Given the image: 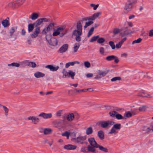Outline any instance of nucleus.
Returning <instances> with one entry per match:
<instances>
[{"label":"nucleus","mask_w":153,"mask_h":153,"mask_svg":"<svg viewBox=\"0 0 153 153\" xmlns=\"http://www.w3.org/2000/svg\"><path fill=\"white\" fill-rule=\"evenodd\" d=\"M82 21H79L76 23V29L73 30L72 32V35L76 37L75 39L76 41L78 42L81 41L80 36L82 34V26L81 22Z\"/></svg>","instance_id":"obj_1"},{"label":"nucleus","mask_w":153,"mask_h":153,"mask_svg":"<svg viewBox=\"0 0 153 153\" xmlns=\"http://www.w3.org/2000/svg\"><path fill=\"white\" fill-rule=\"evenodd\" d=\"M68 30L65 29V26H62L57 27L56 29L53 32L52 35L53 36H56L59 35L60 37L63 36L67 33Z\"/></svg>","instance_id":"obj_2"},{"label":"nucleus","mask_w":153,"mask_h":153,"mask_svg":"<svg viewBox=\"0 0 153 153\" xmlns=\"http://www.w3.org/2000/svg\"><path fill=\"white\" fill-rule=\"evenodd\" d=\"M128 27L122 28L121 30L119 28H115L113 30V32L114 34H116L120 33V35L121 37H123L129 34V33L127 31Z\"/></svg>","instance_id":"obj_3"},{"label":"nucleus","mask_w":153,"mask_h":153,"mask_svg":"<svg viewBox=\"0 0 153 153\" xmlns=\"http://www.w3.org/2000/svg\"><path fill=\"white\" fill-rule=\"evenodd\" d=\"M16 28L12 27L8 30L9 34H7L6 31L3 30L1 33L4 35V38L5 39H8L11 38L16 30Z\"/></svg>","instance_id":"obj_4"},{"label":"nucleus","mask_w":153,"mask_h":153,"mask_svg":"<svg viewBox=\"0 0 153 153\" xmlns=\"http://www.w3.org/2000/svg\"><path fill=\"white\" fill-rule=\"evenodd\" d=\"M99 125L102 128H109L113 125L114 123L111 120L101 121L99 123Z\"/></svg>","instance_id":"obj_5"},{"label":"nucleus","mask_w":153,"mask_h":153,"mask_svg":"<svg viewBox=\"0 0 153 153\" xmlns=\"http://www.w3.org/2000/svg\"><path fill=\"white\" fill-rule=\"evenodd\" d=\"M133 8L132 3L130 1H128L126 3L123 7V12L125 14H127L131 11Z\"/></svg>","instance_id":"obj_6"},{"label":"nucleus","mask_w":153,"mask_h":153,"mask_svg":"<svg viewBox=\"0 0 153 153\" xmlns=\"http://www.w3.org/2000/svg\"><path fill=\"white\" fill-rule=\"evenodd\" d=\"M56 25V24L54 22L50 23L47 27L44 28L42 30V33H44L45 34L47 33L48 31L51 30Z\"/></svg>","instance_id":"obj_7"},{"label":"nucleus","mask_w":153,"mask_h":153,"mask_svg":"<svg viewBox=\"0 0 153 153\" xmlns=\"http://www.w3.org/2000/svg\"><path fill=\"white\" fill-rule=\"evenodd\" d=\"M87 136L85 135L83 136H80L76 138H72L71 140L75 142L82 143L83 142L86 140Z\"/></svg>","instance_id":"obj_8"},{"label":"nucleus","mask_w":153,"mask_h":153,"mask_svg":"<svg viewBox=\"0 0 153 153\" xmlns=\"http://www.w3.org/2000/svg\"><path fill=\"white\" fill-rule=\"evenodd\" d=\"M142 130L147 134L153 132V124L149 126H143L142 128Z\"/></svg>","instance_id":"obj_9"},{"label":"nucleus","mask_w":153,"mask_h":153,"mask_svg":"<svg viewBox=\"0 0 153 153\" xmlns=\"http://www.w3.org/2000/svg\"><path fill=\"white\" fill-rule=\"evenodd\" d=\"M96 148H97V144H90L88 146L87 151L94 153L95 152Z\"/></svg>","instance_id":"obj_10"},{"label":"nucleus","mask_w":153,"mask_h":153,"mask_svg":"<svg viewBox=\"0 0 153 153\" xmlns=\"http://www.w3.org/2000/svg\"><path fill=\"white\" fill-rule=\"evenodd\" d=\"M28 120H31L32 123L34 124H37L39 122V118L35 116H30L27 118Z\"/></svg>","instance_id":"obj_11"},{"label":"nucleus","mask_w":153,"mask_h":153,"mask_svg":"<svg viewBox=\"0 0 153 153\" xmlns=\"http://www.w3.org/2000/svg\"><path fill=\"white\" fill-rule=\"evenodd\" d=\"M106 59L108 61H111L114 60V62L116 63H118L119 62L118 58L114 55H111L107 56L106 58Z\"/></svg>","instance_id":"obj_12"},{"label":"nucleus","mask_w":153,"mask_h":153,"mask_svg":"<svg viewBox=\"0 0 153 153\" xmlns=\"http://www.w3.org/2000/svg\"><path fill=\"white\" fill-rule=\"evenodd\" d=\"M38 116L39 117H42L45 119H47L51 118L52 116V114L51 113L47 114L42 112L39 114L38 115Z\"/></svg>","instance_id":"obj_13"},{"label":"nucleus","mask_w":153,"mask_h":153,"mask_svg":"<svg viewBox=\"0 0 153 153\" xmlns=\"http://www.w3.org/2000/svg\"><path fill=\"white\" fill-rule=\"evenodd\" d=\"M40 32L39 27H37L35 28L34 31L31 34V36L32 38H34L37 37Z\"/></svg>","instance_id":"obj_14"},{"label":"nucleus","mask_w":153,"mask_h":153,"mask_svg":"<svg viewBox=\"0 0 153 153\" xmlns=\"http://www.w3.org/2000/svg\"><path fill=\"white\" fill-rule=\"evenodd\" d=\"M45 68L50 69V70L52 71H56L57 70L59 67L58 66H56L53 65H48L45 66Z\"/></svg>","instance_id":"obj_15"},{"label":"nucleus","mask_w":153,"mask_h":153,"mask_svg":"<svg viewBox=\"0 0 153 153\" xmlns=\"http://www.w3.org/2000/svg\"><path fill=\"white\" fill-rule=\"evenodd\" d=\"M107 74V73L105 71H99L98 73V74L96 75L94 77L95 79H100L102 77L104 76Z\"/></svg>","instance_id":"obj_16"},{"label":"nucleus","mask_w":153,"mask_h":153,"mask_svg":"<svg viewBox=\"0 0 153 153\" xmlns=\"http://www.w3.org/2000/svg\"><path fill=\"white\" fill-rule=\"evenodd\" d=\"M68 45L67 44L63 45L59 49V52L60 53L65 52L68 48Z\"/></svg>","instance_id":"obj_17"},{"label":"nucleus","mask_w":153,"mask_h":153,"mask_svg":"<svg viewBox=\"0 0 153 153\" xmlns=\"http://www.w3.org/2000/svg\"><path fill=\"white\" fill-rule=\"evenodd\" d=\"M138 113L137 111H135V113L134 112V110L132 111L131 113H130L129 111L126 112L124 114V116L126 117L127 118H129L131 117L132 115H135Z\"/></svg>","instance_id":"obj_18"},{"label":"nucleus","mask_w":153,"mask_h":153,"mask_svg":"<svg viewBox=\"0 0 153 153\" xmlns=\"http://www.w3.org/2000/svg\"><path fill=\"white\" fill-rule=\"evenodd\" d=\"M64 148L68 150H74L76 148V146L75 145L68 144L65 145L64 147Z\"/></svg>","instance_id":"obj_19"},{"label":"nucleus","mask_w":153,"mask_h":153,"mask_svg":"<svg viewBox=\"0 0 153 153\" xmlns=\"http://www.w3.org/2000/svg\"><path fill=\"white\" fill-rule=\"evenodd\" d=\"M48 42L51 46H55L57 44V39L54 38H52L50 40L48 41Z\"/></svg>","instance_id":"obj_20"},{"label":"nucleus","mask_w":153,"mask_h":153,"mask_svg":"<svg viewBox=\"0 0 153 153\" xmlns=\"http://www.w3.org/2000/svg\"><path fill=\"white\" fill-rule=\"evenodd\" d=\"M34 76L36 78H42L45 76V74L41 72L37 71L34 73Z\"/></svg>","instance_id":"obj_21"},{"label":"nucleus","mask_w":153,"mask_h":153,"mask_svg":"<svg viewBox=\"0 0 153 153\" xmlns=\"http://www.w3.org/2000/svg\"><path fill=\"white\" fill-rule=\"evenodd\" d=\"M78 115L77 113H71L68 114L66 117L67 119L69 121H72L74 119V116Z\"/></svg>","instance_id":"obj_22"},{"label":"nucleus","mask_w":153,"mask_h":153,"mask_svg":"<svg viewBox=\"0 0 153 153\" xmlns=\"http://www.w3.org/2000/svg\"><path fill=\"white\" fill-rule=\"evenodd\" d=\"M39 14L38 13H33L30 16V18L32 20H35L39 17Z\"/></svg>","instance_id":"obj_23"},{"label":"nucleus","mask_w":153,"mask_h":153,"mask_svg":"<svg viewBox=\"0 0 153 153\" xmlns=\"http://www.w3.org/2000/svg\"><path fill=\"white\" fill-rule=\"evenodd\" d=\"M16 3H17L16 1H13L9 3L8 4V6L10 7L14 8L16 7L17 6Z\"/></svg>","instance_id":"obj_24"},{"label":"nucleus","mask_w":153,"mask_h":153,"mask_svg":"<svg viewBox=\"0 0 153 153\" xmlns=\"http://www.w3.org/2000/svg\"><path fill=\"white\" fill-rule=\"evenodd\" d=\"M102 13L101 12H99L94 13L92 16H91V21H93L98 18Z\"/></svg>","instance_id":"obj_25"},{"label":"nucleus","mask_w":153,"mask_h":153,"mask_svg":"<svg viewBox=\"0 0 153 153\" xmlns=\"http://www.w3.org/2000/svg\"><path fill=\"white\" fill-rule=\"evenodd\" d=\"M80 45V43H76L74 44L73 48V51L74 53L76 52Z\"/></svg>","instance_id":"obj_26"},{"label":"nucleus","mask_w":153,"mask_h":153,"mask_svg":"<svg viewBox=\"0 0 153 153\" xmlns=\"http://www.w3.org/2000/svg\"><path fill=\"white\" fill-rule=\"evenodd\" d=\"M2 24L4 27H8L10 25L9 21L7 19H4L2 21Z\"/></svg>","instance_id":"obj_27"},{"label":"nucleus","mask_w":153,"mask_h":153,"mask_svg":"<svg viewBox=\"0 0 153 153\" xmlns=\"http://www.w3.org/2000/svg\"><path fill=\"white\" fill-rule=\"evenodd\" d=\"M98 136L100 139L102 140L104 138V134L102 131H99L98 132Z\"/></svg>","instance_id":"obj_28"},{"label":"nucleus","mask_w":153,"mask_h":153,"mask_svg":"<svg viewBox=\"0 0 153 153\" xmlns=\"http://www.w3.org/2000/svg\"><path fill=\"white\" fill-rule=\"evenodd\" d=\"M52 130L51 128H46L44 130L43 133L45 134H50L52 132Z\"/></svg>","instance_id":"obj_29"},{"label":"nucleus","mask_w":153,"mask_h":153,"mask_svg":"<svg viewBox=\"0 0 153 153\" xmlns=\"http://www.w3.org/2000/svg\"><path fill=\"white\" fill-rule=\"evenodd\" d=\"M86 134L87 135H89L92 133L93 130L91 127H89L87 128L86 130Z\"/></svg>","instance_id":"obj_30"},{"label":"nucleus","mask_w":153,"mask_h":153,"mask_svg":"<svg viewBox=\"0 0 153 153\" xmlns=\"http://www.w3.org/2000/svg\"><path fill=\"white\" fill-rule=\"evenodd\" d=\"M118 132V131L116 129L112 127L110 131L109 132V134H117Z\"/></svg>","instance_id":"obj_31"},{"label":"nucleus","mask_w":153,"mask_h":153,"mask_svg":"<svg viewBox=\"0 0 153 153\" xmlns=\"http://www.w3.org/2000/svg\"><path fill=\"white\" fill-rule=\"evenodd\" d=\"M99 36L97 35L93 36L89 41L90 42H93L94 41H96L99 38Z\"/></svg>","instance_id":"obj_32"},{"label":"nucleus","mask_w":153,"mask_h":153,"mask_svg":"<svg viewBox=\"0 0 153 153\" xmlns=\"http://www.w3.org/2000/svg\"><path fill=\"white\" fill-rule=\"evenodd\" d=\"M75 75V73L71 70L69 71L68 77H71L73 79H74V77Z\"/></svg>","instance_id":"obj_33"},{"label":"nucleus","mask_w":153,"mask_h":153,"mask_svg":"<svg viewBox=\"0 0 153 153\" xmlns=\"http://www.w3.org/2000/svg\"><path fill=\"white\" fill-rule=\"evenodd\" d=\"M62 135L63 136L66 137L67 139H68L69 138V136L71 135V132L68 131H66L64 133H62Z\"/></svg>","instance_id":"obj_34"},{"label":"nucleus","mask_w":153,"mask_h":153,"mask_svg":"<svg viewBox=\"0 0 153 153\" xmlns=\"http://www.w3.org/2000/svg\"><path fill=\"white\" fill-rule=\"evenodd\" d=\"M7 65L9 67L12 66L19 67L20 66V64L17 62H13L10 64H8Z\"/></svg>","instance_id":"obj_35"},{"label":"nucleus","mask_w":153,"mask_h":153,"mask_svg":"<svg viewBox=\"0 0 153 153\" xmlns=\"http://www.w3.org/2000/svg\"><path fill=\"white\" fill-rule=\"evenodd\" d=\"M148 108L147 106H143L140 107L139 108V111L140 112H144Z\"/></svg>","instance_id":"obj_36"},{"label":"nucleus","mask_w":153,"mask_h":153,"mask_svg":"<svg viewBox=\"0 0 153 153\" xmlns=\"http://www.w3.org/2000/svg\"><path fill=\"white\" fill-rule=\"evenodd\" d=\"M113 127L117 130L118 131L121 128V125L120 123H116L114 125Z\"/></svg>","instance_id":"obj_37"},{"label":"nucleus","mask_w":153,"mask_h":153,"mask_svg":"<svg viewBox=\"0 0 153 153\" xmlns=\"http://www.w3.org/2000/svg\"><path fill=\"white\" fill-rule=\"evenodd\" d=\"M97 148H98L100 150H101L102 151L105 152H108V150L106 148H104L102 146H100L98 145V144H97Z\"/></svg>","instance_id":"obj_38"},{"label":"nucleus","mask_w":153,"mask_h":153,"mask_svg":"<svg viewBox=\"0 0 153 153\" xmlns=\"http://www.w3.org/2000/svg\"><path fill=\"white\" fill-rule=\"evenodd\" d=\"M42 18H40L37 20L35 22L36 26L40 25L43 22Z\"/></svg>","instance_id":"obj_39"},{"label":"nucleus","mask_w":153,"mask_h":153,"mask_svg":"<svg viewBox=\"0 0 153 153\" xmlns=\"http://www.w3.org/2000/svg\"><path fill=\"white\" fill-rule=\"evenodd\" d=\"M93 23V22L92 21H89L88 22H85V24L84 26L85 29L86 28L88 27L91 25Z\"/></svg>","instance_id":"obj_40"},{"label":"nucleus","mask_w":153,"mask_h":153,"mask_svg":"<svg viewBox=\"0 0 153 153\" xmlns=\"http://www.w3.org/2000/svg\"><path fill=\"white\" fill-rule=\"evenodd\" d=\"M62 73L63 74V78L68 77L69 71L67 72L65 69H64L62 71Z\"/></svg>","instance_id":"obj_41"},{"label":"nucleus","mask_w":153,"mask_h":153,"mask_svg":"<svg viewBox=\"0 0 153 153\" xmlns=\"http://www.w3.org/2000/svg\"><path fill=\"white\" fill-rule=\"evenodd\" d=\"M94 27H92L91 28L90 30H89L87 35V37H89L93 33L94 31Z\"/></svg>","instance_id":"obj_42"},{"label":"nucleus","mask_w":153,"mask_h":153,"mask_svg":"<svg viewBox=\"0 0 153 153\" xmlns=\"http://www.w3.org/2000/svg\"><path fill=\"white\" fill-rule=\"evenodd\" d=\"M63 110H60L57 111L56 113V115L57 117H60L63 114Z\"/></svg>","instance_id":"obj_43"},{"label":"nucleus","mask_w":153,"mask_h":153,"mask_svg":"<svg viewBox=\"0 0 153 153\" xmlns=\"http://www.w3.org/2000/svg\"><path fill=\"white\" fill-rule=\"evenodd\" d=\"M34 26L33 24H29L28 25V31L29 32H32L34 29Z\"/></svg>","instance_id":"obj_44"},{"label":"nucleus","mask_w":153,"mask_h":153,"mask_svg":"<svg viewBox=\"0 0 153 153\" xmlns=\"http://www.w3.org/2000/svg\"><path fill=\"white\" fill-rule=\"evenodd\" d=\"M89 89L88 88L87 89H79L78 90L77 89H75V90L76 91V92H77L78 93H81V92H85L87 91H88Z\"/></svg>","instance_id":"obj_45"},{"label":"nucleus","mask_w":153,"mask_h":153,"mask_svg":"<svg viewBox=\"0 0 153 153\" xmlns=\"http://www.w3.org/2000/svg\"><path fill=\"white\" fill-rule=\"evenodd\" d=\"M88 141L89 143H97L94 139L93 137H90L88 139Z\"/></svg>","instance_id":"obj_46"},{"label":"nucleus","mask_w":153,"mask_h":153,"mask_svg":"<svg viewBox=\"0 0 153 153\" xmlns=\"http://www.w3.org/2000/svg\"><path fill=\"white\" fill-rule=\"evenodd\" d=\"M105 41V39L103 38H99L97 40V42L99 44L104 43Z\"/></svg>","instance_id":"obj_47"},{"label":"nucleus","mask_w":153,"mask_h":153,"mask_svg":"<svg viewBox=\"0 0 153 153\" xmlns=\"http://www.w3.org/2000/svg\"><path fill=\"white\" fill-rule=\"evenodd\" d=\"M28 65L32 68H34L36 66V65L35 62H30L28 63Z\"/></svg>","instance_id":"obj_48"},{"label":"nucleus","mask_w":153,"mask_h":153,"mask_svg":"<svg viewBox=\"0 0 153 153\" xmlns=\"http://www.w3.org/2000/svg\"><path fill=\"white\" fill-rule=\"evenodd\" d=\"M109 44L112 49H114L115 48V46L113 42L110 41L109 42Z\"/></svg>","instance_id":"obj_49"},{"label":"nucleus","mask_w":153,"mask_h":153,"mask_svg":"<svg viewBox=\"0 0 153 153\" xmlns=\"http://www.w3.org/2000/svg\"><path fill=\"white\" fill-rule=\"evenodd\" d=\"M121 79V78L119 76H116L111 79V81L114 82L117 80H120Z\"/></svg>","instance_id":"obj_50"},{"label":"nucleus","mask_w":153,"mask_h":153,"mask_svg":"<svg viewBox=\"0 0 153 153\" xmlns=\"http://www.w3.org/2000/svg\"><path fill=\"white\" fill-rule=\"evenodd\" d=\"M117 112L115 111H111L109 112V114L111 117H116Z\"/></svg>","instance_id":"obj_51"},{"label":"nucleus","mask_w":153,"mask_h":153,"mask_svg":"<svg viewBox=\"0 0 153 153\" xmlns=\"http://www.w3.org/2000/svg\"><path fill=\"white\" fill-rule=\"evenodd\" d=\"M88 151V147H83L82 148H81L80 151L82 152H88L87 151Z\"/></svg>","instance_id":"obj_52"},{"label":"nucleus","mask_w":153,"mask_h":153,"mask_svg":"<svg viewBox=\"0 0 153 153\" xmlns=\"http://www.w3.org/2000/svg\"><path fill=\"white\" fill-rule=\"evenodd\" d=\"M142 94L143 95H142V97H143L149 98L152 97L150 94L144 92H142Z\"/></svg>","instance_id":"obj_53"},{"label":"nucleus","mask_w":153,"mask_h":153,"mask_svg":"<svg viewBox=\"0 0 153 153\" xmlns=\"http://www.w3.org/2000/svg\"><path fill=\"white\" fill-rule=\"evenodd\" d=\"M142 40V39L141 38H139L137 39V40H135L133 41L132 42V44H134L135 43H140L141 41Z\"/></svg>","instance_id":"obj_54"},{"label":"nucleus","mask_w":153,"mask_h":153,"mask_svg":"<svg viewBox=\"0 0 153 153\" xmlns=\"http://www.w3.org/2000/svg\"><path fill=\"white\" fill-rule=\"evenodd\" d=\"M84 64L86 68H89L91 66V64L88 61L84 62Z\"/></svg>","instance_id":"obj_55"},{"label":"nucleus","mask_w":153,"mask_h":153,"mask_svg":"<svg viewBox=\"0 0 153 153\" xmlns=\"http://www.w3.org/2000/svg\"><path fill=\"white\" fill-rule=\"evenodd\" d=\"M99 6V5L98 4L95 5L94 4H90V6L91 7H93V9L94 10H95L97 9V8Z\"/></svg>","instance_id":"obj_56"},{"label":"nucleus","mask_w":153,"mask_h":153,"mask_svg":"<svg viewBox=\"0 0 153 153\" xmlns=\"http://www.w3.org/2000/svg\"><path fill=\"white\" fill-rule=\"evenodd\" d=\"M42 19L43 21V22H51V20L50 19L48 18H42Z\"/></svg>","instance_id":"obj_57"},{"label":"nucleus","mask_w":153,"mask_h":153,"mask_svg":"<svg viewBox=\"0 0 153 153\" xmlns=\"http://www.w3.org/2000/svg\"><path fill=\"white\" fill-rule=\"evenodd\" d=\"M87 20L88 21H91V16H89V17H85L84 18H83V20H81V21H87ZM82 22H81V23H82Z\"/></svg>","instance_id":"obj_58"},{"label":"nucleus","mask_w":153,"mask_h":153,"mask_svg":"<svg viewBox=\"0 0 153 153\" xmlns=\"http://www.w3.org/2000/svg\"><path fill=\"white\" fill-rule=\"evenodd\" d=\"M115 117L118 119H121L123 118V117L120 114H118L117 113Z\"/></svg>","instance_id":"obj_59"},{"label":"nucleus","mask_w":153,"mask_h":153,"mask_svg":"<svg viewBox=\"0 0 153 153\" xmlns=\"http://www.w3.org/2000/svg\"><path fill=\"white\" fill-rule=\"evenodd\" d=\"M100 52L102 54H103L105 53L104 48L102 47L100 48L99 50Z\"/></svg>","instance_id":"obj_60"},{"label":"nucleus","mask_w":153,"mask_h":153,"mask_svg":"<svg viewBox=\"0 0 153 153\" xmlns=\"http://www.w3.org/2000/svg\"><path fill=\"white\" fill-rule=\"evenodd\" d=\"M69 64L70 65L73 66L75 64H79V62L77 61H75L73 62H69Z\"/></svg>","instance_id":"obj_61"},{"label":"nucleus","mask_w":153,"mask_h":153,"mask_svg":"<svg viewBox=\"0 0 153 153\" xmlns=\"http://www.w3.org/2000/svg\"><path fill=\"white\" fill-rule=\"evenodd\" d=\"M1 106L3 107V109L4 110L5 112L6 113H7L9 111L8 109L5 106L3 105H1Z\"/></svg>","instance_id":"obj_62"},{"label":"nucleus","mask_w":153,"mask_h":153,"mask_svg":"<svg viewBox=\"0 0 153 153\" xmlns=\"http://www.w3.org/2000/svg\"><path fill=\"white\" fill-rule=\"evenodd\" d=\"M122 44L120 42L116 44V47L117 48H121Z\"/></svg>","instance_id":"obj_63"},{"label":"nucleus","mask_w":153,"mask_h":153,"mask_svg":"<svg viewBox=\"0 0 153 153\" xmlns=\"http://www.w3.org/2000/svg\"><path fill=\"white\" fill-rule=\"evenodd\" d=\"M149 35L150 37H152L153 36V30H150Z\"/></svg>","instance_id":"obj_64"}]
</instances>
